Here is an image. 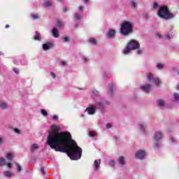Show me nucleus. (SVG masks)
<instances>
[{"mask_svg":"<svg viewBox=\"0 0 179 179\" xmlns=\"http://www.w3.org/2000/svg\"><path fill=\"white\" fill-rule=\"evenodd\" d=\"M51 131L48 136L46 143L50 149L55 152L66 153L71 160H79L82 157V148L78 146L76 141L72 139L71 133L68 131L58 132L59 126L52 124Z\"/></svg>","mask_w":179,"mask_h":179,"instance_id":"nucleus-1","label":"nucleus"},{"mask_svg":"<svg viewBox=\"0 0 179 179\" xmlns=\"http://www.w3.org/2000/svg\"><path fill=\"white\" fill-rule=\"evenodd\" d=\"M147 80L150 84H146L140 87L141 90L145 93H150L152 85H156V86L160 85V80L158 78H155V76H153V73H147Z\"/></svg>","mask_w":179,"mask_h":179,"instance_id":"nucleus-2","label":"nucleus"},{"mask_svg":"<svg viewBox=\"0 0 179 179\" xmlns=\"http://www.w3.org/2000/svg\"><path fill=\"white\" fill-rule=\"evenodd\" d=\"M157 15L161 19H164L165 20H169L174 17V15L170 13L169 8L167 6H160L159 8Z\"/></svg>","mask_w":179,"mask_h":179,"instance_id":"nucleus-3","label":"nucleus"},{"mask_svg":"<svg viewBox=\"0 0 179 179\" xmlns=\"http://www.w3.org/2000/svg\"><path fill=\"white\" fill-rule=\"evenodd\" d=\"M132 27H134V23L131 21H124L121 24L120 34L122 36H129L132 33Z\"/></svg>","mask_w":179,"mask_h":179,"instance_id":"nucleus-4","label":"nucleus"},{"mask_svg":"<svg viewBox=\"0 0 179 179\" xmlns=\"http://www.w3.org/2000/svg\"><path fill=\"white\" fill-rule=\"evenodd\" d=\"M139 47L140 45L138 41L131 40L127 45V47L122 50V54H123V55H128L131 51L134 50H138L139 49Z\"/></svg>","mask_w":179,"mask_h":179,"instance_id":"nucleus-5","label":"nucleus"},{"mask_svg":"<svg viewBox=\"0 0 179 179\" xmlns=\"http://www.w3.org/2000/svg\"><path fill=\"white\" fill-rule=\"evenodd\" d=\"M5 157L8 162H13L15 157H16V152L9 150L5 152Z\"/></svg>","mask_w":179,"mask_h":179,"instance_id":"nucleus-6","label":"nucleus"},{"mask_svg":"<svg viewBox=\"0 0 179 179\" xmlns=\"http://www.w3.org/2000/svg\"><path fill=\"white\" fill-rule=\"evenodd\" d=\"M145 156L146 151L144 150H138L135 154L136 159H138V160H143Z\"/></svg>","mask_w":179,"mask_h":179,"instance_id":"nucleus-7","label":"nucleus"},{"mask_svg":"<svg viewBox=\"0 0 179 179\" xmlns=\"http://www.w3.org/2000/svg\"><path fill=\"white\" fill-rule=\"evenodd\" d=\"M3 166H6L8 169H12L13 167V164L10 162H7L5 157H0V167H3Z\"/></svg>","mask_w":179,"mask_h":179,"instance_id":"nucleus-8","label":"nucleus"},{"mask_svg":"<svg viewBox=\"0 0 179 179\" xmlns=\"http://www.w3.org/2000/svg\"><path fill=\"white\" fill-rule=\"evenodd\" d=\"M162 138H163V132H162L161 131H157L154 133L152 139L155 142H160V141H162Z\"/></svg>","mask_w":179,"mask_h":179,"instance_id":"nucleus-9","label":"nucleus"},{"mask_svg":"<svg viewBox=\"0 0 179 179\" xmlns=\"http://www.w3.org/2000/svg\"><path fill=\"white\" fill-rule=\"evenodd\" d=\"M97 109H96V106H94L93 104H91L85 109V113H87L88 115H94L96 114V111Z\"/></svg>","mask_w":179,"mask_h":179,"instance_id":"nucleus-10","label":"nucleus"},{"mask_svg":"<svg viewBox=\"0 0 179 179\" xmlns=\"http://www.w3.org/2000/svg\"><path fill=\"white\" fill-rule=\"evenodd\" d=\"M138 127L143 134H146V132H148V125H146V123L141 122L138 124Z\"/></svg>","mask_w":179,"mask_h":179,"instance_id":"nucleus-11","label":"nucleus"},{"mask_svg":"<svg viewBox=\"0 0 179 179\" xmlns=\"http://www.w3.org/2000/svg\"><path fill=\"white\" fill-rule=\"evenodd\" d=\"M42 48L43 51H48L51 50V48H54V43L52 42H46L42 45Z\"/></svg>","mask_w":179,"mask_h":179,"instance_id":"nucleus-12","label":"nucleus"},{"mask_svg":"<svg viewBox=\"0 0 179 179\" xmlns=\"http://www.w3.org/2000/svg\"><path fill=\"white\" fill-rule=\"evenodd\" d=\"M117 32L115 29H110L106 33V38H114Z\"/></svg>","mask_w":179,"mask_h":179,"instance_id":"nucleus-13","label":"nucleus"},{"mask_svg":"<svg viewBox=\"0 0 179 179\" xmlns=\"http://www.w3.org/2000/svg\"><path fill=\"white\" fill-rule=\"evenodd\" d=\"M93 105L94 106L96 110H103L104 108V103L103 101H97Z\"/></svg>","mask_w":179,"mask_h":179,"instance_id":"nucleus-14","label":"nucleus"},{"mask_svg":"<svg viewBox=\"0 0 179 179\" xmlns=\"http://www.w3.org/2000/svg\"><path fill=\"white\" fill-rule=\"evenodd\" d=\"M101 164V159H98V160H95L94 162V170L95 171H98L99 169H100V164Z\"/></svg>","mask_w":179,"mask_h":179,"instance_id":"nucleus-15","label":"nucleus"},{"mask_svg":"<svg viewBox=\"0 0 179 179\" xmlns=\"http://www.w3.org/2000/svg\"><path fill=\"white\" fill-rule=\"evenodd\" d=\"M157 107H159V108H163V107L166 106V101L164 99H158L157 101Z\"/></svg>","mask_w":179,"mask_h":179,"instance_id":"nucleus-16","label":"nucleus"},{"mask_svg":"<svg viewBox=\"0 0 179 179\" xmlns=\"http://www.w3.org/2000/svg\"><path fill=\"white\" fill-rule=\"evenodd\" d=\"M8 103L3 100H0V108L1 110H6L8 108Z\"/></svg>","mask_w":179,"mask_h":179,"instance_id":"nucleus-17","label":"nucleus"},{"mask_svg":"<svg viewBox=\"0 0 179 179\" xmlns=\"http://www.w3.org/2000/svg\"><path fill=\"white\" fill-rule=\"evenodd\" d=\"M52 34L55 38H58V37H59V32H58L57 29H55V28L52 29Z\"/></svg>","mask_w":179,"mask_h":179,"instance_id":"nucleus-18","label":"nucleus"},{"mask_svg":"<svg viewBox=\"0 0 179 179\" xmlns=\"http://www.w3.org/2000/svg\"><path fill=\"white\" fill-rule=\"evenodd\" d=\"M82 13L79 12H76L74 13V19L75 20H82Z\"/></svg>","mask_w":179,"mask_h":179,"instance_id":"nucleus-19","label":"nucleus"},{"mask_svg":"<svg viewBox=\"0 0 179 179\" xmlns=\"http://www.w3.org/2000/svg\"><path fill=\"white\" fill-rule=\"evenodd\" d=\"M34 39L35 40V41H41V35L39 34L38 31L35 32Z\"/></svg>","mask_w":179,"mask_h":179,"instance_id":"nucleus-20","label":"nucleus"},{"mask_svg":"<svg viewBox=\"0 0 179 179\" xmlns=\"http://www.w3.org/2000/svg\"><path fill=\"white\" fill-rule=\"evenodd\" d=\"M118 163L121 164V166H125V158L124 156H120L117 159Z\"/></svg>","mask_w":179,"mask_h":179,"instance_id":"nucleus-21","label":"nucleus"},{"mask_svg":"<svg viewBox=\"0 0 179 179\" xmlns=\"http://www.w3.org/2000/svg\"><path fill=\"white\" fill-rule=\"evenodd\" d=\"M3 176L7 178H12V177H13V173L9 171H6L3 172Z\"/></svg>","mask_w":179,"mask_h":179,"instance_id":"nucleus-22","label":"nucleus"},{"mask_svg":"<svg viewBox=\"0 0 179 179\" xmlns=\"http://www.w3.org/2000/svg\"><path fill=\"white\" fill-rule=\"evenodd\" d=\"M130 5L134 9H136L138 8V1L137 0H131Z\"/></svg>","mask_w":179,"mask_h":179,"instance_id":"nucleus-23","label":"nucleus"},{"mask_svg":"<svg viewBox=\"0 0 179 179\" xmlns=\"http://www.w3.org/2000/svg\"><path fill=\"white\" fill-rule=\"evenodd\" d=\"M88 42L90 43V44H92V45H97V41L94 38H89Z\"/></svg>","mask_w":179,"mask_h":179,"instance_id":"nucleus-24","label":"nucleus"},{"mask_svg":"<svg viewBox=\"0 0 179 179\" xmlns=\"http://www.w3.org/2000/svg\"><path fill=\"white\" fill-rule=\"evenodd\" d=\"M37 149H38V145L36 143H34L30 148L31 152H34V150H37Z\"/></svg>","mask_w":179,"mask_h":179,"instance_id":"nucleus-25","label":"nucleus"},{"mask_svg":"<svg viewBox=\"0 0 179 179\" xmlns=\"http://www.w3.org/2000/svg\"><path fill=\"white\" fill-rule=\"evenodd\" d=\"M43 6H45V8H48L50 6H52V2L49 1H46L43 3Z\"/></svg>","mask_w":179,"mask_h":179,"instance_id":"nucleus-26","label":"nucleus"},{"mask_svg":"<svg viewBox=\"0 0 179 179\" xmlns=\"http://www.w3.org/2000/svg\"><path fill=\"white\" fill-rule=\"evenodd\" d=\"M84 11H85L84 6H83V5L79 6H78V11H77V12H78L79 13L83 14Z\"/></svg>","mask_w":179,"mask_h":179,"instance_id":"nucleus-27","label":"nucleus"},{"mask_svg":"<svg viewBox=\"0 0 179 179\" xmlns=\"http://www.w3.org/2000/svg\"><path fill=\"white\" fill-rule=\"evenodd\" d=\"M59 64L61 65L62 66H68V62L64 61V60H60L59 62Z\"/></svg>","mask_w":179,"mask_h":179,"instance_id":"nucleus-28","label":"nucleus"},{"mask_svg":"<svg viewBox=\"0 0 179 179\" xmlns=\"http://www.w3.org/2000/svg\"><path fill=\"white\" fill-rule=\"evenodd\" d=\"M92 96L94 97H99V96H100V92H99V91L94 90L92 91Z\"/></svg>","mask_w":179,"mask_h":179,"instance_id":"nucleus-29","label":"nucleus"},{"mask_svg":"<svg viewBox=\"0 0 179 179\" xmlns=\"http://www.w3.org/2000/svg\"><path fill=\"white\" fill-rule=\"evenodd\" d=\"M41 114L43 117H47V115H48V112H47V110H45V109H41Z\"/></svg>","mask_w":179,"mask_h":179,"instance_id":"nucleus-30","label":"nucleus"},{"mask_svg":"<svg viewBox=\"0 0 179 179\" xmlns=\"http://www.w3.org/2000/svg\"><path fill=\"white\" fill-rule=\"evenodd\" d=\"M15 166L17 167V173H21L22 170H23V169L22 168V166H20V164H15Z\"/></svg>","mask_w":179,"mask_h":179,"instance_id":"nucleus-31","label":"nucleus"},{"mask_svg":"<svg viewBox=\"0 0 179 179\" xmlns=\"http://www.w3.org/2000/svg\"><path fill=\"white\" fill-rule=\"evenodd\" d=\"M82 61L83 64H87V62H89V57L86 56H83Z\"/></svg>","mask_w":179,"mask_h":179,"instance_id":"nucleus-32","label":"nucleus"},{"mask_svg":"<svg viewBox=\"0 0 179 179\" xmlns=\"http://www.w3.org/2000/svg\"><path fill=\"white\" fill-rule=\"evenodd\" d=\"M173 96L174 101H178V100H179V94L178 93H174Z\"/></svg>","mask_w":179,"mask_h":179,"instance_id":"nucleus-33","label":"nucleus"},{"mask_svg":"<svg viewBox=\"0 0 179 179\" xmlns=\"http://www.w3.org/2000/svg\"><path fill=\"white\" fill-rule=\"evenodd\" d=\"M157 69L162 70L163 68H164V64L162 63H158L157 64Z\"/></svg>","mask_w":179,"mask_h":179,"instance_id":"nucleus-34","label":"nucleus"},{"mask_svg":"<svg viewBox=\"0 0 179 179\" xmlns=\"http://www.w3.org/2000/svg\"><path fill=\"white\" fill-rule=\"evenodd\" d=\"M31 16H32L33 20H37L40 19V15H38V14H32Z\"/></svg>","mask_w":179,"mask_h":179,"instance_id":"nucleus-35","label":"nucleus"},{"mask_svg":"<svg viewBox=\"0 0 179 179\" xmlns=\"http://www.w3.org/2000/svg\"><path fill=\"white\" fill-rule=\"evenodd\" d=\"M62 40L63 43H69V41H71V40L69 39V37L68 36L63 37Z\"/></svg>","mask_w":179,"mask_h":179,"instance_id":"nucleus-36","label":"nucleus"},{"mask_svg":"<svg viewBox=\"0 0 179 179\" xmlns=\"http://www.w3.org/2000/svg\"><path fill=\"white\" fill-rule=\"evenodd\" d=\"M160 146H162V143L158 141V143L155 144L154 149H159Z\"/></svg>","mask_w":179,"mask_h":179,"instance_id":"nucleus-37","label":"nucleus"},{"mask_svg":"<svg viewBox=\"0 0 179 179\" xmlns=\"http://www.w3.org/2000/svg\"><path fill=\"white\" fill-rule=\"evenodd\" d=\"M56 26L57 27H64V24L60 20H57Z\"/></svg>","mask_w":179,"mask_h":179,"instance_id":"nucleus-38","label":"nucleus"},{"mask_svg":"<svg viewBox=\"0 0 179 179\" xmlns=\"http://www.w3.org/2000/svg\"><path fill=\"white\" fill-rule=\"evenodd\" d=\"M114 93V88L113 87H109L108 94L110 96H113V94Z\"/></svg>","mask_w":179,"mask_h":179,"instance_id":"nucleus-39","label":"nucleus"},{"mask_svg":"<svg viewBox=\"0 0 179 179\" xmlns=\"http://www.w3.org/2000/svg\"><path fill=\"white\" fill-rule=\"evenodd\" d=\"M59 118V117L58 115H55L51 116V120H52V121H58Z\"/></svg>","mask_w":179,"mask_h":179,"instance_id":"nucleus-40","label":"nucleus"},{"mask_svg":"<svg viewBox=\"0 0 179 179\" xmlns=\"http://www.w3.org/2000/svg\"><path fill=\"white\" fill-rule=\"evenodd\" d=\"M109 166H110L111 167H113V166H115V161L114 160H110L108 162Z\"/></svg>","mask_w":179,"mask_h":179,"instance_id":"nucleus-41","label":"nucleus"},{"mask_svg":"<svg viewBox=\"0 0 179 179\" xmlns=\"http://www.w3.org/2000/svg\"><path fill=\"white\" fill-rule=\"evenodd\" d=\"M50 75L51 78H52V79H55V78H57V74H55V73H54V71H51V72L50 73Z\"/></svg>","mask_w":179,"mask_h":179,"instance_id":"nucleus-42","label":"nucleus"},{"mask_svg":"<svg viewBox=\"0 0 179 179\" xmlns=\"http://www.w3.org/2000/svg\"><path fill=\"white\" fill-rule=\"evenodd\" d=\"M3 142H5V138L0 136V146L1 145H3Z\"/></svg>","mask_w":179,"mask_h":179,"instance_id":"nucleus-43","label":"nucleus"},{"mask_svg":"<svg viewBox=\"0 0 179 179\" xmlns=\"http://www.w3.org/2000/svg\"><path fill=\"white\" fill-rule=\"evenodd\" d=\"M103 103V106L104 105L105 106H110V102L108 100H104Z\"/></svg>","mask_w":179,"mask_h":179,"instance_id":"nucleus-44","label":"nucleus"},{"mask_svg":"<svg viewBox=\"0 0 179 179\" xmlns=\"http://www.w3.org/2000/svg\"><path fill=\"white\" fill-rule=\"evenodd\" d=\"M152 8L153 9H157V8H159V4L157 2L153 3Z\"/></svg>","mask_w":179,"mask_h":179,"instance_id":"nucleus-45","label":"nucleus"},{"mask_svg":"<svg viewBox=\"0 0 179 179\" xmlns=\"http://www.w3.org/2000/svg\"><path fill=\"white\" fill-rule=\"evenodd\" d=\"M89 136H91V138H93V137L96 136V133L94 131H90Z\"/></svg>","mask_w":179,"mask_h":179,"instance_id":"nucleus-46","label":"nucleus"},{"mask_svg":"<svg viewBox=\"0 0 179 179\" xmlns=\"http://www.w3.org/2000/svg\"><path fill=\"white\" fill-rule=\"evenodd\" d=\"M171 35L170 34H166L165 36V40H171Z\"/></svg>","mask_w":179,"mask_h":179,"instance_id":"nucleus-47","label":"nucleus"},{"mask_svg":"<svg viewBox=\"0 0 179 179\" xmlns=\"http://www.w3.org/2000/svg\"><path fill=\"white\" fill-rule=\"evenodd\" d=\"M14 132H15V134H17L18 135H20V129H14Z\"/></svg>","mask_w":179,"mask_h":179,"instance_id":"nucleus-48","label":"nucleus"},{"mask_svg":"<svg viewBox=\"0 0 179 179\" xmlns=\"http://www.w3.org/2000/svg\"><path fill=\"white\" fill-rule=\"evenodd\" d=\"M41 171L42 174H44V175L47 174V171L44 170L43 167H41Z\"/></svg>","mask_w":179,"mask_h":179,"instance_id":"nucleus-49","label":"nucleus"},{"mask_svg":"<svg viewBox=\"0 0 179 179\" xmlns=\"http://www.w3.org/2000/svg\"><path fill=\"white\" fill-rule=\"evenodd\" d=\"M13 72L16 73V75H19V69H13Z\"/></svg>","mask_w":179,"mask_h":179,"instance_id":"nucleus-50","label":"nucleus"},{"mask_svg":"<svg viewBox=\"0 0 179 179\" xmlns=\"http://www.w3.org/2000/svg\"><path fill=\"white\" fill-rule=\"evenodd\" d=\"M136 54H137L138 55H141V54H142V50L138 49V50L136 51Z\"/></svg>","mask_w":179,"mask_h":179,"instance_id":"nucleus-51","label":"nucleus"},{"mask_svg":"<svg viewBox=\"0 0 179 179\" xmlns=\"http://www.w3.org/2000/svg\"><path fill=\"white\" fill-rule=\"evenodd\" d=\"M68 10H69V8L68 7L63 8V12H68Z\"/></svg>","mask_w":179,"mask_h":179,"instance_id":"nucleus-52","label":"nucleus"},{"mask_svg":"<svg viewBox=\"0 0 179 179\" xmlns=\"http://www.w3.org/2000/svg\"><path fill=\"white\" fill-rule=\"evenodd\" d=\"M111 127H112L111 124H110V123L106 124V128L108 129H110V128H111Z\"/></svg>","mask_w":179,"mask_h":179,"instance_id":"nucleus-53","label":"nucleus"},{"mask_svg":"<svg viewBox=\"0 0 179 179\" xmlns=\"http://www.w3.org/2000/svg\"><path fill=\"white\" fill-rule=\"evenodd\" d=\"M176 138H174L173 137L171 138V143H174V142H176Z\"/></svg>","mask_w":179,"mask_h":179,"instance_id":"nucleus-54","label":"nucleus"},{"mask_svg":"<svg viewBox=\"0 0 179 179\" xmlns=\"http://www.w3.org/2000/svg\"><path fill=\"white\" fill-rule=\"evenodd\" d=\"M84 3H87L90 0H83Z\"/></svg>","mask_w":179,"mask_h":179,"instance_id":"nucleus-55","label":"nucleus"},{"mask_svg":"<svg viewBox=\"0 0 179 179\" xmlns=\"http://www.w3.org/2000/svg\"><path fill=\"white\" fill-rule=\"evenodd\" d=\"M157 38H162V35H160V34H157Z\"/></svg>","mask_w":179,"mask_h":179,"instance_id":"nucleus-56","label":"nucleus"},{"mask_svg":"<svg viewBox=\"0 0 179 179\" xmlns=\"http://www.w3.org/2000/svg\"><path fill=\"white\" fill-rule=\"evenodd\" d=\"M78 26H79V24H74V27H76V28L78 27Z\"/></svg>","mask_w":179,"mask_h":179,"instance_id":"nucleus-57","label":"nucleus"},{"mask_svg":"<svg viewBox=\"0 0 179 179\" xmlns=\"http://www.w3.org/2000/svg\"><path fill=\"white\" fill-rule=\"evenodd\" d=\"M176 89H177V90H179V83L178 84Z\"/></svg>","mask_w":179,"mask_h":179,"instance_id":"nucleus-58","label":"nucleus"},{"mask_svg":"<svg viewBox=\"0 0 179 179\" xmlns=\"http://www.w3.org/2000/svg\"><path fill=\"white\" fill-rule=\"evenodd\" d=\"M80 117H81V118H84L85 115L84 114H81Z\"/></svg>","mask_w":179,"mask_h":179,"instance_id":"nucleus-59","label":"nucleus"},{"mask_svg":"<svg viewBox=\"0 0 179 179\" xmlns=\"http://www.w3.org/2000/svg\"><path fill=\"white\" fill-rule=\"evenodd\" d=\"M8 27H9V24L6 25V29H8Z\"/></svg>","mask_w":179,"mask_h":179,"instance_id":"nucleus-60","label":"nucleus"},{"mask_svg":"<svg viewBox=\"0 0 179 179\" xmlns=\"http://www.w3.org/2000/svg\"><path fill=\"white\" fill-rule=\"evenodd\" d=\"M2 54H3L2 52H0V55H2Z\"/></svg>","mask_w":179,"mask_h":179,"instance_id":"nucleus-61","label":"nucleus"},{"mask_svg":"<svg viewBox=\"0 0 179 179\" xmlns=\"http://www.w3.org/2000/svg\"><path fill=\"white\" fill-rule=\"evenodd\" d=\"M178 75H179V72H178Z\"/></svg>","mask_w":179,"mask_h":179,"instance_id":"nucleus-62","label":"nucleus"},{"mask_svg":"<svg viewBox=\"0 0 179 179\" xmlns=\"http://www.w3.org/2000/svg\"><path fill=\"white\" fill-rule=\"evenodd\" d=\"M59 1H61V0H59Z\"/></svg>","mask_w":179,"mask_h":179,"instance_id":"nucleus-63","label":"nucleus"}]
</instances>
